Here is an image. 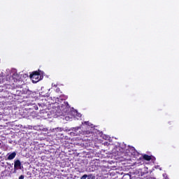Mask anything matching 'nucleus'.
Segmentation results:
<instances>
[{
    "instance_id": "obj_1",
    "label": "nucleus",
    "mask_w": 179,
    "mask_h": 179,
    "mask_svg": "<svg viewBox=\"0 0 179 179\" xmlns=\"http://www.w3.org/2000/svg\"><path fill=\"white\" fill-rule=\"evenodd\" d=\"M38 76H40V72L38 71H34L29 75V78L32 79V81L35 82V83L40 80Z\"/></svg>"
},
{
    "instance_id": "obj_2",
    "label": "nucleus",
    "mask_w": 179,
    "mask_h": 179,
    "mask_svg": "<svg viewBox=\"0 0 179 179\" xmlns=\"http://www.w3.org/2000/svg\"><path fill=\"white\" fill-rule=\"evenodd\" d=\"M14 169H22V162H20V160L17 159L14 162Z\"/></svg>"
},
{
    "instance_id": "obj_3",
    "label": "nucleus",
    "mask_w": 179,
    "mask_h": 179,
    "mask_svg": "<svg viewBox=\"0 0 179 179\" xmlns=\"http://www.w3.org/2000/svg\"><path fill=\"white\" fill-rule=\"evenodd\" d=\"M62 110H68L69 109L70 106H69V103H68V101H64L62 106H61Z\"/></svg>"
},
{
    "instance_id": "obj_4",
    "label": "nucleus",
    "mask_w": 179,
    "mask_h": 179,
    "mask_svg": "<svg viewBox=\"0 0 179 179\" xmlns=\"http://www.w3.org/2000/svg\"><path fill=\"white\" fill-rule=\"evenodd\" d=\"M16 157V152H13L11 154L8 155V160H13Z\"/></svg>"
},
{
    "instance_id": "obj_5",
    "label": "nucleus",
    "mask_w": 179,
    "mask_h": 179,
    "mask_svg": "<svg viewBox=\"0 0 179 179\" xmlns=\"http://www.w3.org/2000/svg\"><path fill=\"white\" fill-rule=\"evenodd\" d=\"M143 159L147 162H150L152 160V156L145 154L143 155Z\"/></svg>"
},
{
    "instance_id": "obj_6",
    "label": "nucleus",
    "mask_w": 179,
    "mask_h": 179,
    "mask_svg": "<svg viewBox=\"0 0 179 179\" xmlns=\"http://www.w3.org/2000/svg\"><path fill=\"white\" fill-rule=\"evenodd\" d=\"M122 179H131V176H129V174L124 175Z\"/></svg>"
},
{
    "instance_id": "obj_7",
    "label": "nucleus",
    "mask_w": 179,
    "mask_h": 179,
    "mask_svg": "<svg viewBox=\"0 0 179 179\" xmlns=\"http://www.w3.org/2000/svg\"><path fill=\"white\" fill-rule=\"evenodd\" d=\"M53 131H56V132H61V131H62V129L57 127V128L53 129Z\"/></svg>"
},
{
    "instance_id": "obj_8",
    "label": "nucleus",
    "mask_w": 179,
    "mask_h": 179,
    "mask_svg": "<svg viewBox=\"0 0 179 179\" xmlns=\"http://www.w3.org/2000/svg\"><path fill=\"white\" fill-rule=\"evenodd\" d=\"M87 179H94V176H93L92 174L88 175Z\"/></svg>"
},
{
    "instance_id": "obj_9",
    "label": "nucleus",
    "mask_w": 179,
    "mask_h": 179,
    "mask_svg": "<svg viewBox=\"0 0 179 179\" xmlns=\"http://www.w3.org/2000/svg\"><path fill=\"white\" fill-rule=\"evenodd\" d=\"M87 174L83 175V176L80 178V179H87Z\"/></svg>"
},
{
    "instance_id": "obj_10",
    "label": "nucleus",
    "mask_w": 179,
    "mask_h": 179,
    "mask_svg": "<svg viewBox=\"0 0 179 179\" xmlns=\"http://www.w3.org/2000/svg\"><path fill=\"white\" fill-rule=\"evenodd\" d=\"M19 179H24V175H21V176L19 177Z\"/></svg>"
},
{
    "instance_id": "obj_11",
    "label": "nucleus",
    "mask_w": 179,
    "mask_h": 179,
    "mask_svg": "<svg viewBox=\"0 0 179 179\" xmlns=\"http://www.w3.org/2000/svg\"><path fill=\"white\" fill-rule=\"evenodd\" d=\"M85 125H90L89 124H90L89 122H84Z\"/></svg>"
},
{
    "instance_id": "obj_12",
    "label": "nucleus",
    "mask_w": 179,
    "mask_h": 179,
    "mask_svg": "<svg viewBox=\"0 0 179 179\" xmlns=\"http://www.w3.org/2000/svg\"><path fill=\"white\" fill-rule=\"evenodd\" d=\"M122 153H127V151L125 150H122Z\"/></svg>"
},
{
    "instance_id": "obj_13",
    "label": "nucleus",
    "mask_w": 179,
    "mask_h": 179,
    "mask_svg": "<svg viewBox=\"0 0 179 179\" xmlns=\"http://www.w3.org/2000/svg\"><path fill=\"white\" fill-rule=\"evenodd\" d=\"M16 87H20V89H22V85H17Z\"/></svg>"
},
{
    "instance_id": "obj_14",
    "label": "nucleus",
    "mask_w": 179,
    "mask_h": 179,
    "mask_svg": "<svg viewBox=\"0 0 179 179\" xmlns=\"http://www.w3.org/2000/svg\"><path fill=\"white\" fill-rule=\"evenodd\" d=\"M148 179H156V178H149Z\"/></svg>"
},
{
    "instance_id": "obj_15",
    "label": "nucleus",
    "mask_w": 179,
    "mask_h": 179,
    "mask_svg": "<svg viewBox=\"0 0 179 179\" xmlns=\"http://www.w3.org/2000/svg\"><path fill=\"white\" fill-rule=\"evenodd\" d=\"M153 160H156V158H155V157H153Z\"/></svg>"
}]
</instances>
